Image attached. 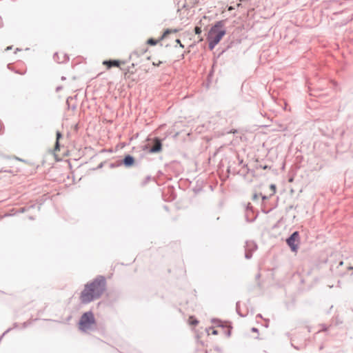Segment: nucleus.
I'll return each instance as SVG.
<instances>
[{
	"label": "nucleus",
	"instance_id": "nucleus-1",
	"mask_svg": "<svg viewBox=\"0 0 353 353\" xmlns=\"http://www.w3.org/2000/svg\"><path fill=\"white\" fill-rule=\"evenodd\" d=\"M105 281L103 278H97L88 283L80 295L81 303L85 304L97 299L105 291Z\"/></svg>",
	"mask_w": 353,
	"mask_h": 353
},
{
	"label": "nucleus",
	"instance_id": "nucleus-9",
	"mask_svg": "<svg viewBox=\"0 0 353 353\" xmlns=\"http://www.w3.org/2000/svg\"><path fill=\"white\" fill-rule=\"evenodd\" d=\"M177 32H179L178 29H167L163 32L161 39H163L166 38L168 37V35L170 34V33H176Z\"/></svg>",
	"mask_w": 353,
	"mask_h": 353
},
{
	"label": "nucleus",
	"instance_id": "nucleus-6",
	"mask_svg": "<svg viewBox=\"0 0 353 353\" xmlns=\"http://www.w3.org/2000/svg\"><path fill=\"white\" fill-rule=\"evenodd\" d=\"M154 145L150 148V152L151 153L159 152L161 150L162 145L161 141L158 138L154 139Z\"/></svg>",
	"mask_w": 353,
	"mask_h": 353
},
{
	"label": "nucleus",
	"instance_id": "nucleus-11",
	"mask_svg": "<svg viewBox=\"0 0 353 353\" xmlns=\"http://www.w3.org/2000/svg\"><path fill=\"white\" fill-rule=\"evenodd\" d=\"M132 74H133V72H130L129 70H126L123 73L124 79H128L131 77V75H132Z\"/></svg>",
	"mask_w": 353,
	"mask_h": 353
},
{
	"label": "nucleus",
	"instance_id": "nucleus-8",
	"mask_svg": "<svg viewBox=\"0 0 353 353\" xmlns=\"http://www.w3.org/2000/svg\"><path fill=\"white\" fill-rule=\"evenodd\" d=\"M188 322L191 326H196L199 323V321L193 316L189 317Z\"/></svg>",
	"mask_w": 353,
	"mask_h": 353
},
{
	"label": "nucleus",
	"instance_id": "nucleus-12",
	"mask_svg": "<svg viewBox=\"0 0 353 353\" xmlns=\"http://www.w3.org/2000/svg\"><path fill=\"white\" fill-rule=\"evenodd\" d=\"M270 189L271 190V193L270 196H272L276 193V185L274 184H272L270 185Z\"/></svg>",
	"mask_w": 353,
	"mask_h": 353
},
{
	"label": "nucleus",
	"instance_id": "nucleus-5",
	"mask_svg": "<svg viewBox=\"0 0 353 353\" xmlns=\"http://www.w3.org/2000/svg\"><path fill=\"white\" fill-rule=\"evenodd\" d=\"M102 63L106 67L107 70H110L112 67H120L123 62L119 60H105Z\"/></svg>",
	"mask_w": 353,
	"mask_h": 353
},
{
	"label": "nucleus",
	"instance_id": "nucleus-19",
	"mask_svg": "<svg viewBox=\"0 0 353 353\" xmlns=\"http://www.w3.org/2000/svg\"><path fill=\"white\" fill-rule=\"evenodd\" d=\"M199 41H203V38H200Z\"/></svg>",
	"mask_w": 353,
	"mask_h": 353
},
{
	"label": "nucleus",
	"instance_id": "nucleus-2",
	"mask_svg": "<svg viewBox=\"0 0 353 353\" xmlns=\"http://www.w3.org/2000/svg\"><path fill=\"white\" fill-rule=\"evenodd\" d=\"M225 34V30L221 21L217 22L214 26L211 28L208 36V41L209 42V48L212 50L214 49L223 37Z\"/></svg>",
	"mask_w": 353,
	"mask_h": 353
},
{
	"label": "nucleus",
	"instance_id": "nucleus-3",
	"mask_svg": "<svg viewBox=\"0 0 353 353\" xmlns=\"http://www.w3.org/2000/svg\"><path fill=\"white\" fill-rule=\"evenodd\" d=\"M95 319L92 312H85L81 317L79 321V329L83 332L87 331L94 325Z\"/></svg>",
	"mask_w": 353,
	"mask_h": 353
},
{
	"label": "nucleus",
	"instance_id": "nucleus-17",
	"mask_svg": "<svg viewBox=\"0 0 353 353\" xmlns=\"http://www.w3.org/2000/svg\"><path fill=\"white\" fill-rule=\"evenodd\" d=\"M343 264V261L340 262V263H339L340 265H342Z\"/></svg>",
	"mask_w": 353,
	"mask_h": 353
},
{
	"label": "nucleus",
	"instance_id": "nucleus-10",
	"mask_svg": "<svg viewBox=\"0 0 353 353\" xmlns=\"http://www.w3.org/2000/svg\"><path fill=\"white\" fill-rule=\"evenodd\" d=\"M57 141H56V144H55V147H54V152H57L59 150V141L60 139V138L61 137V133L60 132H57Z\"/></svg>",
	"mask_w": 353,
	"mask_h": 353
},
{
	"label": "nucleus",
	"instance_id": "nucleus-18",
	"mask_svg": "<svg viewBox=\"0 0 353 353\" xmlns=\"http://www.w3.org/2000/svg\"><path fill=\"white\" fill-rule=\"evenodd\" d=\"M349 269L350 270H353V267H350Z\"/></svg>",
	"mask_w": 353,
	"mask_h": 353
},
{
	"label": "nucleus",
	"instance_id": "nucleus-7",
	"mask_svg": "<svg viewBox=\"0 0 353 353\" xmlns=\"http://www.w3.org/2000/svg\"><path fill=\"white\" fill-rule=\"evenodd\" d=\"M124 164L127 166H130L134 163V159L131 156H126L124 159Z\"/></svg>",
	"mask_w": 353,
	"mask_h": 353
},
{
	"label": "nucleus",
	"instance_id": "nucleus-15",
	"mask_svg": "<svg viewBox=\"0 0 353 353\" xmlns=\"http://www.w3.org/2000/svg\"><path fill=\"white\" fill-rule=\"evenodd\" d=\"M202 30L201 27L196 26L194 28V32L196 34H200L201 33Z\"/></svg>",
	"mask_w": 353,
	"mask_h": 353
},
{
	"label": "nucleus",
	"instance_id": "nucleus-13",
	"mask_svg": "<svg viewBox=\"0 0 353 353\" xmlns=\"http://www.w3.org/2000/svg\"><path fill=\"white\" fill-rule=\"evenodd\" d=\"M218 333H219L218 330H216L214 328H210L208 331V335H210V334L216 335V334H218Z\"/></svg>",
	"mask_w": 353,
	"mask_h": 353
},
{
	"label": "nucleus",
	"instance_id": "nucleus-16",
	"mask_svg": "<svg viewBox=\"0 0 353 353\" xmlns=\"http://www.w3.org/2000/svg\"><path fill=\"white\" fill-rule=\"evenodd\" d=\"M176 42L180 45V47H181L182 48H184V46L181 43V41L179 39H176Z\"/></svg>",
	"mask_w": 353,
	"mask_h": 353
},
{
	"label": "nucleus",
	"instance_id": "nucleus-14",
	"mask_svg": "<svg viewBox=\"0 0 353 353\" xmlns=\"http://www.w3.org/2000/svg\"><path fill=\"white\" fill-rule=\"evenodd\" d=\"M148 44H150L151 46H154L157 44V41L153 39H149L147 41Z\"/></svg>",
	"mask_w": 353,
	"mask_h": 353
},
{
	"label": "nucleus",
	"instance_id": "nucleus-4",
	"mask_svg": "<svg viewBox=\"0 0 353 353\" xmlns=\"http://www.w3.org/2000/svg\"><path fill=\"white\" fill-rule=\"evenodd\" d=\"M299 241L300 238L298 232L292 233V234L286 240L287 244L294 252H297Z\"/></svg>",
	"mask_w": 353,
	"mask_h": 353
}]
</instances>
